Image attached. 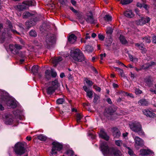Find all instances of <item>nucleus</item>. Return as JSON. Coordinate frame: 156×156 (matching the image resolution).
<instances>
[{
  "instance_id": "obj_38",
  "label": "nucleus",
  "mask_w": 156,
  "mask_h": 156,
  "mask_svg": "<svg viewBox=\"0 0 156 156\" xmlns=\"http://www.w3.org/2000/svg\"><path fill=\"white\" fill-rule=\"evenodd\" d=\"M132 0H121V3L122 5H127L132 2Z\"/></svg>"
},
{
  "instance_id": "obj_18",
  "label": "nucleus",
  "mask_w": 156,
  "mask_h": 156,
  "mask_svg": "<svg viewBox=\"0 0 156 156\" xmlns=\"http://www.w3.org/2000/svg\"><path fill=\"white\" fill-rule=\"evenodd\" d=\"M99 136L100 137L106 140H108L109 139V136L107 135L106 133L105 132L103 129H101L100 130Z\"/></svg>"
},
{
  "instance_id": "obj_36",
  "label": "nucleus",
  "mask_w": 156,
  "mask_h": 156,
  "mask_svg": "<svg viewBox=\"0 0 156 156\" xmlns=\"http://www.w3.org/2000/svg\"><path fill=\"white\" fill-rule=\"evenodd\" d=\"M37 138L39 140L42 141H45L47 139L46 137L43 134H40L38 135Z\"/></svg>"
},
{
  "instance_id": "obj_32",
  "label": "nucleus",
  "mask_w": 156,
  "mask_h": 156,
  "mask_svg": "<svg viewBox=\"0 0 156 156\" xmlns=\"http://www.w3.org/2000/svg\"><path fill=\"white\" fill-rule=\"evenodd\" d=\"M119 39L120 42L122 44H126L127 43V41L125 38L122 35H120Z\"/></svg>"
},
{
  "instance_id": "obj_11",
  "label": "nucleus",
  "mask_w": 156,
  "mask_h": 156,
  "mask_svg": "<svg viewBox=\"0 0 156 156\" xmlns=\"http://www.w3.org/2000/svg\"><path fill=\"white\" fill-rule=\"evenodd\" d=\"M45 78L48 80L51 79V77H55L57 76L56 72L54 71L53 69H51V71L47 70L45 72Z\"/></svg>"
},
{
  "instance_id": "obj_57",
  "label": "nucleus",
  "mask_w": 156,
  "mask_h": 156,
  "mask_svg": "<svg viewBox=\"0 0 156 156\" xmlns=\"http://www.w3.org/2000/svg\"><path fill=\"white\" fill-rule=\"evenodd\" d=\"M152 41L153 43H156V36H155L154 35L152 37Z\"/></svg>"
},
{
  "instance_id": "obj_21",
  "label": "nucleus",
  "mask_w": 156,
  "mask_h": 156,
  "mask_svg": "<svg viewBox=\"0 0 156 156\" xmlns=\"http://www.w3.org/2000/svg\"><path fill=\"white\" fill-rule=\"evenodd\" d=\"M135 45L138 47V48L141 50V52L142 53L145 54L147 51V50L144 47V45L143 44L141 43L139 44V43H136Z\"/></svg>"
},
{
  "instance_id": "obj_30",
  "label": "nucleus",
  "mask_w": 156,
  "mask_h": 156,
  "mask_svg": "<svg viewBox=\"0 0 156 156\" xmlns=\"http://www.w3.org/2000/svg\"><path fill=\"white\" fill-rule=\"evenodd\" d=\"M93 50V47L90 45H87L85 47V51L88 53L92 52Z\"/></svg>"
},
{
  "instance_id": "obj_9",
  "label": "nucleus",
  "mask_w": 156,
  "mask_h": 156,
  "mask_svg": "<svg viewBox=\"0 0 156 156\" xmlns=\"http://www.w3.org/2000/svg\"><path fill=\"white\" fill-rule=\"evenodd\" d=\"M85 20L88 23L90 24H95L97 21L96 20L94 19L91 12H90L86 14V16L85 17Z\"/></svg>"
},
{
  "instance_id": "obj_4",
  "label": "nucleus",
  "mask_w": 156,
  "mask_h": 156,
  "mask_svg": "<svg viewBox=\"0 0 156 156\" xmlns=\"http://www.w3.org/2000/svg\"><path fill=\"white\" fill-rule=\"evenodd\" d=\"M129 126L132 131L138 133L139 135H144V133L143 131L141 126L139 122H131L129 124Z\"/></svg>"
},
{
  "instance_id": "obj_31",
  "label": "nucleus",
  "mask_w": 156,
  "mask_h": 156,
  "mask_svg": "<svg viewBox=\"0 0 156 156\" xmlns=\"http://www.w3.org/2000/svg\"><path fill=\"white\" fill-rule=\"evenodd\" d=\"M119 94L123 96H128L130 97L133 98L134 97L132 94L131 93H128L127 92H126L124 91H121L119 92Z\"/></svg>"
},
{
  "instance_id": "obj_1",
  "label": "nucleus",
  "mask_w": 156,
  "mask_h": 156,
  "mask_svg": "<svg viewBox=\"0 0 156 156\" xmlns=\"http://www.w3.org/2000/svg\"><path fill=\"white\" fill-rule=\"evenodd\" d=\"M100 148L104 156H122V153L119 150L115 147H109L105 142L101 144Z\"/></svg>"
},
{
  "instance_id": "obj_42",
  "label": "nucleus",
  "mask_w": 156,
  "mask_h": 156,
  "mask_svg": "<svg viewBox=\"0 0 156 156\" xmlns=\"http://www.w3.org/2000/svg\"><path fill=\"white\" fill-rule=\"evenodd\" d=\"M82 118V116L79 113H78L76 115V121L78 123H79Z\"/></svg>"
},
{
  "instance_id": "obj_25",
  "label": "nucleus",
  "mask_w": 156,
  "mask_h": 156,
  "mask_svg": "<svg viewBox=\"0 0 156 156\" xmlns=\"http://www.w3.org/2000/svg\"><path fill=\"white\" fill-rule=\"evenodd\" d=\"M121 135V133L119 130L116 128L114 129V131L113 132V136L114 137L116 138H119Z\"/></svg>"
},
{
  "instance_id": "obj_12",
  "label": "nucleus",
  "mask_w": 156,
  "mask_h": 156,
  "mask_svg": "<svg viewBox=\"0 0 156 156\" xmlns=\"http://www.w3.org/2000/svg\"><path fill=\"white\" fill-rule=\"evenodd\" d=\"M150 20L149 17H142L141 19L136 21V23L137 25H142L146 23H148Z\"/></svg>"
},
{
  "instance_id": "obj_35",
  "label": "nucleus",
  "mask_w": 156,
  "mask_h": 156,
  "mask_svg": "<svg viewBox=\"0 0 156 156\" xmlns=\"http://www.w3.org/2000/svg\"><path fill=\"white\" fill-rule=\"evenodd\" d=\"M145 82L148 85V86L150 87L152 84V82L149 77L146 78L144 80Z\"/></svg>"
},
{
  "instance_id": "obj_47",
  "label": "nucleus",
  "mask_w": 156,
  "mask_h": 156,
  "mask_svg": "<svg viewBox=\"0 0 156 156\" xmlns=\"http://www.w3.org/2000/svg\"><path fill=\"white\" fill-rule=\"evenodd\" d=\"M19 56L23 58L25 57L26 56L25 51L20 52L19 53Z\"/></svg>"
},
{
  "instance_id": "obj_39",
  "label": "nucleus",
  "mask_w": 156,
  "mask_h": 156,
  "mask_svg": "<svg viewBox=\"0 0 156 156\" xmlns=\"http://www.w3.org/2000/svg\"><path fill=\"white\" fill-rule=\"evenodd\" d=\"M142 39L144 40L143 41H145L147 43H150L151 42L150 37L148 36H146L142 38Z\"/></svg>"
},
{
  "instance_id": "obj_55",
  "label": "nucleus",
  "mask_w": 156,
  "mask_h": 156,
  "mask_svg": "<svg viewBox=\"0 0 156 156\" xmlns=\"http://www.w3.org/2000/svg\"><path fill=\"white\" fill-rule=\"evenodd\" d=\"M94 88L97 91L100 92L101 90V88L96 85H94Z\"/></svg>"
},
{
  "instance_id": "obj_2",
  "label": "nucleus",
  "mask_w": 156,
  "mask_h": 156,
  "mask_svg": "<svg viewBox=\"0 0 156 156\" xmlns=\"http://www.w3.org/2000/svg\"><path fill=\"white\" fill-rule=\"evenodd\" d=\"M70 58L73 60L77 62L84 61L85 58L82 51L79 49L73 48L70 50Z\"/></svg>"
},
{
  "instance_id": "obj_52",
  "label": "nucleus",
  "mask_w": 156,
  "mask_h": 156,
  "mask_svg": "<svg viewBox=\"0 0 156 156\" xmlns=\"http://www.w3.org/2000/svg\"><path fill=\"white\" fill-rule=\"evenodd\" d=\"M135 93L136 95H138V94H141L142 93V91L141 90L138 89H136L135 90Z\"/></svg>"
},
{
  "instance_id": "obj_23",
  "label": "nucleus",
  "mask_w": 156,
  "mask_h": 156,
  "mask_svg": "<svg viewBox=\"0 0 156 156\" xmlns=\"http://www.w3.org/2000/svg\"><path fill=\"white\" fill-rule=\"evenodd\" d=\"M77 17L80 22L81 24H83L84 23L85 20V17H84L82 14L81 13H77Z\"/></svg>"
},
{
  "instance_id": "obj_45",
  "label": "nucleus",
  "mask_w": 156,
  "mask_h": 156,
  "mask_svg": "<svg viewBox=\"0 0 156 156\" xmlns=\"http://www.w3.org/2000/svg\"><path fill=\"white\" fill-rule=\"evenodd\" d=\"M93 92L91 90L87 93V96L90 98H92L93 97Z\"/></svg>"
},
{
  "instance_id": "obj_56",
  "label": "nucleus",
  "mask_w": 156,
  "mask_h": 156,
  "mask_svg": "<svg viewBox=\"0 0 156 156\" xmlns=\"http://www.w3.org/2000/svg\"><path fill=\"white\" fill-rule=\"evenodd\" d=\"M34 44L37 46H40V44L39 43L37 40H35L34 41Z\"/></svg>"
},
{
  "instance_id": "obj_8",
  "label": "nucleus",
  "mask_w": 156,
  "mask_h": 156,
  "mask_svg": "<svg viewBox=\"0 0 156 156\" xmlns=\"http://www.w3.org/2000/svg\"><path fill=\"white\" fill-rule=\"evenodd\" d=\"M52 144L53 146L51 151V154L52 155L56 154L57 153V151H60L62 148V144L57 141L53 142Z\"/></svg>"
},
{
  "instance_id": "obj_62",
  "label": "nucleus",
  "mask_w": 156,
  "mask_h": 156,
  "mask_svg": "<svg viewBox=\"0 0 156 156\" xmlns=\"http://www.w3.org/2000/svg\"><path fill=\"white\" fill-rule=\"evenodd\" d=\"M5 34H6L5 33H3L2 34V40L3 41H4V40H5Z\"/></svg>"
},
{
  "instance_id": "obj_50",
  "label": "nucleus",
  "mask_w": 156,
  "mask_h": 156,
  "mask_svg": "<svg viewBox=\"0 0 156 156\" xmlns=\"http://www.w3.org/2000/svg\"><path fill=\"white\" fill-rule=\"evenodd\" d=\"M130 77L132 80H134V78L136 77L137 75H135L134 74L132 73V72L130 73Z\"/></svg>"
},
{
  "instance_id": "obj_26",
  "label": "nucleus",
  "mask_w": 156,
  "mask_h": 156,
  "mask_svg": "<svg viewBox=\"0 0 156 156\" xmlns=\"http://www.w3.org/2000/svg\"><path fill=\"white\" fill-rule=\"evenodd\" d=\"M155 64V62H151L150 63H147L144 65L142 67V69H147Z\"/></svg>"
},
{
  "instance_id": "obj_60",
  "label": "nucleus",
  "mask_w": 156,
  "mask_h": 156,
  "mask_svg": "<svg viewBox=\"0 0 156 156\" xmlns=\"http://www.w3.org/2000/svg\"><path fill=\"white\" fill-rule=\"evenodd\" d=\"M138 61V59L136 57H134L133 59L132 60V62L134 63H136Z\"/></svg>"
},
{
  "instance_id": "obj_13",
  "label": "nucleus",
  "mask_w": 156,
  "mask_h": 156,
  "mask_svg": "<svg viewBox=\"0 0 156 156\" xmlns=\"http://www.w3.org/2000/svg\"><path fill=\"white\" fill-rule=\"evenodd\" d=\"M135 142V146L136 147L137 146L142 147L144 145V141L143 140L137 136L133 137Z\"/></svg>"
},
{
  "instance_id": "obj_19",
  "label": "nucleus",
  "mask_w": 156,
  "mask_h": 156,
  "mask_svg": "<svg viewBox=\"0 0 156 156\" xmlns=\"http://www.w3.org/2000/svg\"><path fill=\"white\" fill-rule=\"evenodd\" d=\"M77 37L73 34H71L69 36L68 40L69 42L74 44L76 41Z\"/></svg>"
},
{
  "instance_id": "obj_51",
  "label": "nucleus",
  "mask_w": 156,
  "mask_h": 156,
  "mask_svg": "<svg viewBox=\"0 0 156 156\" xmlns=\"http://www.w3.org/2000/svg\"><path fill=\"white\" fill-rule=\"evenodd\" d=\"M99 97L98 96L95 95L94 96V99L93 100V102L94 103H96L97 101V100L99 99Z\"/></svg>"
},
{
  "instance_id": "obj_43",
  "label": "nucleus",
  "mask_w": 156,
  "mask_h": 156,
  "mask_svg": "<svg viewBox=\"0 0 156 156\" xmlns=\"http://www.w3.org/2000/svg\"><path fill=\"white\" fill-rule=\"evenodd\" d=\"M127 149L129 150L128 153L129 155L131 156H136L133 151L129 147H127Z\"/></svg>"
},
{
  "instance_id": "obj_15",
  "label": "nucleus",
  "mask_w": 156,
  "mask_h": 156,
  "mask_svg": "<svg viewBox=\"0 0 156 156\" xmlns=\"http://www.w3.org/2000/svg\"><path fill=\"white\" fill-rule=\"evenodd\" d=\"M26 5H32V4L31 2H23L22 4L17 5V8L19 11H22L26 8Z\"/></svg>"
},
{
  "instance_id": "obj_41",
  "label": "nucleus",
  "mask_w": 156,
  "mask_h": 156,
  "mask_svg": "<svg viewBox=\"0 0 156 156\" xmlns=\"http://www.w3.org/2000/svg\"><path fill=\"white\" fill-rule=\"evenodd\" d=\"M115 144L117 146L120 147L122 144V141L121 140H116L115 141Z\"/></svg>"
},
{
  "instance_id": "obj_7",
  "label": "nucleus",
  "mask_w": 156,
  "mask_h": 156,
  "mask_svg": "<svg viewBox=\"0 0 156 156\" xmlns=\"http://www.w3.org/2000/svg\"><path fill=\"white\" fill-rule=\"evenodd\" d=\"M51 84V85L46 89L47 92L48 94L49 95H51L53 94L55 92L56 89H57L58 87V82L56 80L52 81Z\"/></svg>"
},
{
  "instance_id": "obj_59",
  "label": "nucleus",
  "mask_w": 156,
  "mask_h": 156,
  "mask_svg": "<svg viewBox=\"0 0 156 156\" xmlns=\"http://www.w3.org/2000/svg\"><path fill=\"white\" fill-rule=\"evenodd\" d=\"M100 58L101 60H103V57H105L106 56V54L105 53H104L103 54H101L100 55Z\"/></svg>"
},
{
  "instance_id": "obj_58",
  "label": "nucleus",
  "mask_w": 156,
  "mask_h": 156,
  "mask_svg": "<svg viewBox=\"0 0 156 156\" xmlns=\"http://www.w3.org/2000/svg\"><path fill=\"white\" fill-rule=\"evenodd\" d=\"M118 70V71L120 73V74H121L122 73H123V71L122 69H120L119 68H116Z\"/></svg>"
},
{
  "instance_id": "obj_49",
  "label": "nucleus",
  "mask_w": 156,
  "mask_h": 156,
  "mask_svg": "<svg viewBox=\"0 0 156 156\" xmlns=\"http://www.w3.org/2000/svg\"><path fill=\"white\" fill-rule=\"evenodd\" d=\"M107 30L106 31V33L107 34H111L113 32L112 28L110 27H108Z\"/></svg>"
},
{
  "instance_id": "obj_48",
  "label": "nucleus",
  "mask_w": 156,
  "mask_h": 156,
  "mask_svg": "<svg viewBox=\"0 0 156 156\" xmlns=\"http://www.w3.org/2000/svg\"><path fill=\"white\" fill-rule=\"evenodd\" d=\"M66 154H68L69 156H71L73 155V151L71 150H69L67 151Z\"/></svg>"
},
{
  "instance_id": "obj_53",
  "label": "nucleus",
  "mask_w": 156,
  "mask_h": 156,
  "mask_svg": "<svg viewBox=\"0 0 156 156\" xmlns=\"http://www.w3.org/2000/svg\"><path fill=\"white\" fill-rule=\"evenodd\" d=\"M99 39L101 41H103L105 38L104 37L103 35L101 34H99L98 35Z\"/></svg>"
},
{
  "instance_id": "obj_10",
  "label": "nucleus",
  "mask_w": 156,
  "mask_h": 156,
  "mask_svg": "<svg viewBox=\"0 0 156 156\" xmlns=\"http://www.w3.org/2000/svg\"><path fill=\"white\" fill-rule=\"evenodd\" d=\"M9 48L12 53L16 54L19 53V51L22 49V46L18 44H10Z\"/></svg>"
},
{
  "instance_id": "obj_20",
  "label": "nucleus",
  "mask_w": 156,
  "mask_h": 156,
  "mask_svg": "<svg viewBox=\"0 0 156 156\" xmlns=\"http://www.w3.org/2000/svg\"><path fill=\"white\" fill-rule=\"evenodd\" d=\"M143 112L144 114L146 116L150 117L153 118L155 116V114L148 109H144L143 110Z\"/></svg>"
},
{
  "instance_id": "obj_3",
  "label": "nucleus",
  "mask_w": 156,
  "mask_h": 156,
  "mask_svg": "<svg viewBox=\"0 0 156 156\" xmlns=\"http://www.w3.org/2000/svg\"><path fill=\"white\" fill-rule=\"evenodd\" d=\"M1 95L0 101L2 104H6L10 108H14L16 107L17 105L16 102L13 99L8 96V93L2 91Z\"/></svg>"
},
{
  "instance_id": "obj_40",
  "label": "nucleus",
  "mask_w": 156,
  "mask_h": 156,
  "mask_svg": "<svg viewBox=\"0 0 156 156\" xmlns=\"http://www.w3.org/2000/svg\"><path fill=\"white\" fill-rule=\"evenodd\" d=\"M84 80L86 83L90 87L93 84V83L92 81L88 80L86 78H84Z\"/></svg>"
},
{
  "instance_id": "obj_46",
  "label": "nucleus",
  "mask_w": 156,
  "mask_h": 156,
  "mask_svg": "<svg viewBox=\"0 0 156 156\" xmlns=\"http://www.w3.org/2000/svg\"><path fill=\"white\" fill-rule=\"evenodd\" d=\"M64 101L65 100L63 98H59L57 100L56 102L58 104H62Z\"/></svg>"
},
{
  "instance_id": "obj_37",
  "label": "nucleus",
  "mask_w": 156,
  "mask_h": 156,
  "mask_svg": "<svg viewBox=\"0 0 156 156\" xmlns=\"http://www.w3.org/2000/svg\"><path fill=\"white\" fill-rule=\"evenodd\" d=\"M30 35L32 37H35L37 36L36 32L34 30H31L29 32Z\"/></svg>"
},
{
  "instance_id": "obj_63",
  "label": "nucleus",
  "mask_w": 156,
  "mask_h": 156,
  "mask_svg": "<svg viewBox=\"0 0 156 156\" xmlns=\"http://www.w3.org/2000/svg\"><path fill=\"white\" fill-rule=\"evenodd\" d=\"M59 1L61 2L62 4H64L67 1V0H58Z\"/></svg>"
},
{
  "instance_id": "obj_29",
  "label": "nucleus",
  "mask_w": 156,
  "mask_h": 156,
  "mask_svg": "<svg viewBox=\"0 0 156 156\" xmlns=\"http://www.w3.org/2000/svg\"><path fill=\"white\" fill-rule=\"evenodd\" d=\"M39 67L37 65H34L33 66L31 69L32 72L34 74L37 73H38V71Z\"/></svg>"
},
{
  "instance_id": "obj_14",
  "label": "nucleus",
  "mask_w": 156,
  "mask_h": 156,
  "mask_svg": "<svg viewBox=\"0 0 156 156\" xmlns=\"http://www.w3.org/2000/svg\"><path fill=\"white\" fill-rule=\"evenodd\" d=\"M5 122L6 124L11 125L13 122V117L9 114H5L4 115Z\"/></svg>"
},
{
  "instance_id": "obj_24",
  "label": "nucleus",
  "mask_w": 156,
  "mask_h": 156,
  "mask_svg": "<svg viewBox=\"0 0 156 156\" xmlns=\"http://www.w3.org/2000/svg\"><path fill=\"white\" fill-rule=\"evenodd\" d=\"M125 16L128 18H132L134 16V14L131 10H129L125 11L124 13Z\"/></svg>"
},
{
  "instance_id": "obj_64",
  "label": "nucleus",
  "mask_w": 156,
  "mask_h": 156,
  "mask_svg": "<svg viewBox=\"0 0 156 156\" xmlns=\"http://www.w3.org/2000/svg\"><path fill=\"white\" fill-rule=\"evenodd\" d=\"M107 101L109 104H112V103L111 100L110 98H108L107 99Z\"/></svg>"
},
{
  "instance_id": "obj_5",
  "label": "nucleus",
  "mask_w": 156,
  "mask_h": 156,
  "mask_svg": "<svg viewBox=\"0 0 156 156\" xmlns=\"http://www.w3.org/2000/svg\"><path fill=\"white\" fill-rule=\"evenodd\" d=\"M55 36L52 34L48 33L46 35L44 44L47 48H49L55 42Z\"/></svg>"
},
{
  "instance_id": "obj_27",
  "label": "nucleus",
  "mask_w": 156,
  "mask_h": 156,
  "mask_svg": "<svg viewBox=\"0 0 156 156\" xmlns=\"http://www.w3.org/2000/svg\"><path fill=\"white\" fill-rule=\"evenodd\" d=\"M139 105L142 106H147L148 105V102L145 99H142L138 102Z\"/></svg>"
},
{
  "instance_id": "obj_22",
  "label": "nucleus",
  "mask_w": 156,
  "mask_h": 156,
  "mask_svg": "<svg viewBox=\"0 0 156 156\" xmlns=\"http://www.w3.org/2000/svg\"><path fill=\"white\" fill-rule=\"evenodd\" d=\"M152 152L150 150L142 149L140 150V153L141 155H146L150 154Z\"/></svg>"
},
{
  "instance_id": "obj_44",
  "label": "nucleus",
  "mask_w": 156,
  "mask_h": 156,
  "mask_svg": "<svg viewBox=\"0 0 156 156\" xmlns=\"http://www.w3.org/2000/svg\"><path fill=\"white\" fill-rule=\"evenodd\" d=\"M112 17L109 15H106L104 17V18L105 20L109 21L112 20Z\"/></svg>"
},
{
  "instance_id": "obj_54",
  "label": "nucleus",
  "mask_w": 156,
  "mask_h": 156,
  "mask_svg": "<svg viewBox=\"0 0 156 156\" xmlns=\"http://www.w3.org/2000/svg\"><path fill=\"white\" fill-rule=\"evenodd\" d=\"M83 88L84 90V91L86 92L87 93L88 92H89L91 90L88 88L86 86H84L83 87Z\"/></svg>"
},
{
  "instance_id": "obj_6",
  "label": "nucleus",
  "mask_w": 156,
  "mask_h": 156,
  "mask_svg": "<svg viewBox=\"0 0 156 156\" xmlns=\"http://www.w3.org/2000/svg\"><path fill=\"white\" fill-rule=\"evenodd\" d=\"M14 150L16 154L20 155L23 154L25 151L24 144L20 142L17 143L15 145Z\"/></svg>"
},
{
  "instance_id": "obj_16",
  "label": "nucleus",
  "mask_w": 156,
  "mask_h": 156,
  "mask_svg": "<svg viewBox=\"0 0 156 156\" xmlns=\"http://www.w3.org/2000/svg\"><path fill=\"white\" fill-rule=\"evenodd\" d=\"M37 21V19L36 17L32 19L29 21L26 22V26L27 28H30L31 27L35 25Z\"/></svg>"
},
{
  "instance_id": "obj_61",
  "label": "nucleus",
  "mask_w": 156,
  "mask_h": 156,
  "mask_svg": "<svg viewBox=\"0 0 156 156\" xmlns=\"http://www.w3.org/2000/svg\"><path fill=\"white\" fill-rule=\"evenodd\" d=\"M129 58L130 60L131 61H132V60H133V58H134V57H133V55H130V54H129Z\"/></svg>"
},
{
  "instance_id": "obj_17",
  "label": "nucleus",
  "mask_w": 156,
  "mask_h": 156,
  "mask_svg": "<svg viewBox=\"0 0 156 156\" xmlns=\"http://www.w3.org/2000/svg\"><path fill=\"white\" fill-rule=\"evenodd\" d=\"M116 110V108L114 106H110L107 109H106L105 115L107 116H108L107 115V114L110 115H112L115 111Z\"/></svg>"
},
{
  "instance_id": "obj_28",
  "label": "nucleus",
  "mask_w": 156,
  "mask_h": 156,
  "mask_svg": "<svg viewBox=\"0 0 156 156\" xmlns=\"http://www.w3.org/2000/svg\"><path fill=\"white\" fill-rule=\"evenodd\" d=\"M33 16V14L30 13L28 12H25L23 14V17L24 19H26L32 16Z\"/></svg>"
},
{
  "instance_id": "obj_33",
  "label": "nucleus",
  "mask_w": 156,
  "mask_h": 156,
  "mask_svg": "<svg viewBox=\"0 0 156 156\" xmlns=\"http://www.w3.org/2000/svg\"><path fill=\"white\" fill-rule=\"evenodd\" d=\"M112 39L111 38H107L105 44L106 46L108 47L110 46L112 42Z\"/></svg>"
},
{
  "instance_id": "obj_34",
  "label": "nucleus",
  "mask_w": 156,
  "mask_h": 156,
  "mask_svg": "<svg viewBox=\"0 0 156 156\" xmlns=\"http://www.w3.org/2000/svg\"><path fill=\"white\" fill-rule=\"evenodd\" d=\"M52 60L53 63L56 64L58 62L61 61L62 60V58L59 57L56 58H53Z\"/></svg>"
}]
</instances>
